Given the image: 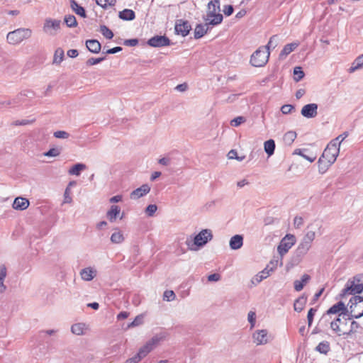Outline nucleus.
<instances>
[{
	"mask_svg": "<svg viewBox=\"0 0 363 363\" xmlns=\"http://www.w3.org/2000/svg\"><path fill=\"white\" fill-rule=\"evenodd\" d=\"M294 155H297L309 162H313L316 159V153H313L307 149H296L294 152Z\"/></svg>",
	"mask_w": 363,
	"mask_h": 363,
	"instance_id": "a878e982",
	"label": "nucleus"
},
{
	"mask_svg": "<svg viewBox=\"0 0 363 363\" xmlns=\"http://www.w3.org/2000/svg\"><path fill=\"white\" fill-rule=\"evenodd\" d=\"M87 49L92 53L97 54L101 50V44L96 40H88L86 41Z\"/></svg>",
	"mask_w": 363,
	"mask_h": 363,
	"instance_id": "7c9ffc66",
	"label": "nucleus"
},
{
	"mask_svg": "<svg viewBox=\"0 0 363 363\" xmlns=\"http://www.w3.org/2000/svg\"><path fill=\"white\" fill-rule=\"evenodd\" d=\"M211 26L210 24H207L206 22L205 24H198L194 31V38L196 39H199L204 36L208 30V26Z\"/></svg>",
	"mask_w": 363,
	"mask_h": 363,
	"instance_id": "c756f323",
	"label": "nucleus"
},
{
	"mask_svg": "<svg viewBox=\"0 0 363 363\" xmlns=\"http://www.w3.org/2000/svg\"><path fill=\"white\" fill-rule=\"evenodd\" d=\"M249 182L247 179H242L237 182L236 186L238 188L241 189L249 185Z\"/></svg>",
	"mask_w": 363,
	"mask_h": 363,
	"instance_id": "69168bd1",
	"label": "nucleus"
},
{
	"mask_svg": "<svg viewBox=\"0 0 363 363\" xmlns=\"http://www.w3.org/2000/svg\"><path fill=\"white\" fill-rule=\"evenodd\" d=\"M330 350V345L328 342H320L316 347V350L322 354H326Z\"/></svg>",
	"mask_w": 363,
	"mask_h": 363,
	"instance_id": "49530a36",
	"label": "nucleus"
},
{
	"mask_svg": "<svg viewBox=\"0 0 363 363\" xmlns=\"http://www.w3.org/2000/svg\"><path fill=\"white\" fill-rule=\"evenodd\" d=\"M315 312V311L313 308H311L308 312L307 318H308V322L309 326L312 324Z\"/></svg>",
	"mask_w": 363,
	"mask_h": 363,
	"instance_id": "338daca9",
	"label": "nucleus"
},
{
	"mask_svg": "<svg viewBox=\"0 0 363 363\" xmlns=\"http://www.w3.org/2000/svg\"><path fill=\"white\" fill-rule=\"evenodd\" d=\"M304 77V73L301 67H296L294 69V79L296 82H299Z\"/></svg>",
	"mask_w": 363,
	"mask_h": 363,
	"instance_id": "de8ad7c7",
	"label": "nucleus"
},
{
	"mask_svg": "<svg viewBox=\"0 0 363 363\" xmlns=\"http://www.w3.org/2000/svg\"><path fill=\"white\" fill-rule=\"evenodd\" d=\"M54 136L59 139H67L69 137V134L64 130H57L54 133Z\"/></svg>",
	"mask_w": 363,
	"mask_h": 363,
	"instance_id": "bf43d9fd",
	"label": "nucleus"
},
{
	"mask_svg": "<svg viewBox=\"0 0 363 363\" xmlns=\"http://www.w3.org/2000/svg\"><path fill=\"white\" fill-rule=\"evenodd\" d=\"M191 29V26L187 21L179 19L177 20L175 23L174 30L176 34L182 35V37L186 36L189 33Z\"/></svg>",
	"mask_w": 363,
	"mask_h": 363,
	"instance_id": "a211bd4d",
	"label": "nucleus"
},
{
	"mask_svg": "<svg viewBox=\"0 0 363 363\" xmlns=\"http://www.w3.org/2000/svg\"><path fill=\"white\" fill-rule=\"evenodd\" d=\"M282 264L281 261L279 259L272 260L267 265H269V269H272V272L278 267V266H281Z\"/></svg>",
	"mask_w": 363,
	"mask_h": 363,
	"instance_id": "052dcab7",
	"label": "nucleus"
},
{
	"mask_svg": "<svg viewBox=\"0 0 363 363\" xmlns=\"http://www.w3.org/2000/svg\"><path fill=\"white\" fill-rule=\"evenodd\" d=\"M272 273V269H269V265H267L266 267L255 274L250 280V282L253 286L259 284L262 280L269 277Z\"/></svg>",
	"mask_w": 363,
	"mask_h": 363,
	"instance_id": "393cba45",
	"label": "nucleus"
},
{
	"mask_svg": "<svg viewBox=\"0 0 363 363\" xmlns=\"http://www.w3.org/2000/svg\"><path fill=\"white\" fill-rule=\"evenodd\" d=\"M124 201V196L121 194H118L111 196L108 202L110 206L117 205L118 203H122Z\"/></svg>",
	"mask_w": 363,
	"mask_h": 363,
	"instance_id": "37998d69",
	"label": "nucleus"
},
{
	"mask_svg": "<svg viewBox=\"0 0 363 363\" xmlns=\"http://www.w3.org/2000/svg\"><path fill=\"white\" fill-rule=\"evenodd\" d=\"M108 225L106 220H101L96 224V228L99 230H104Z\"/></svg>",
	"mask_w": 363,
	"mask_h": 363,
	"instance_id": "774afa93",
	"label": "nucleus"
},
{
	"mask_svg": "<svg viewBox=\"0 0 363 363\" xmlns=\"http://www.w3.org/2000/svg\"><path fill=\"white\" fill-rule=\"evenodd\" d=\"M32 32L28 28H20L7 34V41L11 45H17L31 36Z\"/></svg>",
	"mask_w": 363,
	"mask_h": 363,
	"instance_id": "6e6552de",
	"label": "nucleus"
},
{
	"mask_svg": "<svg viewBox=\"0 0 363 363\" xmlns=\"http://www.w3.org/2000/svg\"><path fill=\"white\" fill-rule=\"evenodd\" d=\"M303 224V219L301 217H295L294 219V225L296 228H301Z\"/></svg>",
	"mask_w": 363,
	"mask_h": 363,
	"instance_id": "e2e57ef3",
	"label": "nucleus"
},
{
	"mask_svg": "<svg viewBox=\"0 0 363 363\" xmlns=\"http://www.w3.org/2000/svg\"><path fill=\"white\" fill-rule=\"evenodd\" d=\"M126 240L124 231L119 227H115L112 229L109 240L113 245H121Z\"/></svg>",
	"mask_w": 363,
	"mask_h": 363,
	"instance_id": "4468645a",
	"label": "nucleus"
},
{
	"mask_svg": "<svg viewBox=\"0 0 363 363\" xmlns=\"http://www.w3.org/2000/svg\"><path fill=\"white\" fill-rule=\"evenodd\" d=\"M70 6L73 11L75 12L76 14L79 15L82 18H86V12L84 9L79 6L75 1H71Z\"/></svg>",
	"mask_w": 363,
	"mask_h": 363,
	"instance_id": "58836bf2",
	"label": "nucleus"
},
{
	"mask_svg": "<svg viewBox=\"0 0 363 363\" xmlns=\"http://www.w3.org/2000/svg\"><path fill=\"white\" fill-rule=\"evenodd\" d=\"M158 343V340L156 337H153L143 345L137 352V354L143 359L147 354L153 350Z\"/></svg>",
	"mask_w": 363,
	"mask_h": 363,
	"instance_id": "dca6fc26",
	"label": "nucleus"
},
{
	"mask_svg": "<svg viewBox=\"0 0 363 363\" xmlns=\"http://www.w3.org/2000/svg\"><path fill=\"white\" fill-rule=\"evenodd\" d=\"M327 314H338V317H345L347 314V308L343 302L340 301L331 306L328 310Z\"/></svg>",
	"mask_w": 363,
	"mask_h": 363,
	"instance_id": "4be33fe9",
	"label": "nucleus"
},
{
	"mask_svg": "<svg viewBox=\"0 0 363 363\" xmlns=\"http://www.w3.org/2000/svg\"><path fill=\"white\" fill-rule=\"evenodd\" d=\"M312 242L304 240L303 238L298 246V250L302 254L307 253L311 248Z\"/></svg>",
	"mask_w": 363,
	"mask_h": 363,
	"instance_id": "a19ab883",
	"label": "nucleus"
},
{
	"mask_svg": "<svg viewBox=\"0 0 363 363\" xmlns=\"http://www.w3.org/2000/svg\"><path fill=\"white\" fill-rule=\"evenodd\" d=\"M86 165L83 163H77L71 166L67 171L69 175L79 177L82 172L86 169Z\"/></svg>",
	"mask_w": 363,
	"mask_h": 363,
	"instance_id": "c85d7f7f",
	"label": "nucleus"
},
{
	"mask_svg": "<svg viewBox=\"0 0 363 363\" xmlns=\"http://www.w3.org/2000/svg\"><path fill=\"white\" fill-rule=\"evenodd\" d=\"M30 206V201L23 196H17L13 199L11 207L13 210L17 211H23L28 208Z\"/></svg>",
	"mask_w": 363,
	"mask_h": 363,
	"instance_id": "aec40b11",
	"label": "nucleus"
},
{
	"mask_svg": "<svg viewBox=\"0 0 363 363\" xmlns=\"http://www.w3.org/2000/svg\"><path fill=\"white\" fill-rule=\"evenodd\" d=\"M106 216L109 223L122 221L126 217L125 212L118 205L109 206L106 212Z\"/></svg>",
	"mask_w": 363,
	"mask_h": 363,
	"instance_id": "9d476101",
	"label": "nucleus"
},
{
	"mask_svg": "<svg viewBox=\"0 0 363 363\" xmlns=\"http://www.w3.org/2000/svg\"><path fill=\"white\" fill-rule=\"evenodd\" d=\"M7 276V270L6 267L2 266L0 268V294H3L6 291V286L4 284Z\"/></svg>",
	"mask_w": 363,
	"mask_h": 363,
	"instance_id": "e433bc0d",
	"label": "nucleus"
},
{
	"mask_svg": "<svg viewBox=\"0 0 363 363\" xmlns=\"http://www.w3.org/2000/svg\"><path fill=\"white\" fill-rule=\"evenodd\" d=\"M321 234V225L319 222H313L311 223L309 225H308L305 235L303 236V239L313 242L315 239L317 235Z\"/></svg>",
	"mask_w": 363,
	"mask_h": 363,
	"instance_id": "ddd939ff",
	"label": "nucleus"
},
{
	"mask_svg": "<svg viewBox=\"0 0 363 363\" xmlns=\"http://www.w3.org/2000/svg\"><path fill=\"white\" fill-rule=\"evenodd\" d=\"M147 44L154 48L168 46L170 45V40L165 36L156 35L150 38Z\"/></svg>",
	"mask_w": 363,
	"mask_h": 363,
	"instance_id": "b1692460",
	"label": "nucleus"
},
{
	"mask_svg": "<svg viewBox=\"0 0 363 363\" xmlns=\"http://www.w3.org/2000/svg\"><path fill=\"white\" fill-rule=\"evenodd\" d=\"M64 22L66 26L69 28H75L77 26V21L74 16L73 15H66L64 17Z\"/></svg>",
	"mask_w": 363,
	"mask_h": 363,
	"instance_id": "79ce46f5",
	"label": "nucleus"
},
{
	"mask_svg": "<svg viewBox=\"0 0 363 363\" xmlns=\"http://www.w3.org/2000/svg\"><path fill=\"white\" fill-rule=\"evenodd\" d=\"M256 313L253 311H250L247 313V321L250 324V328H254L256 325Z\"/></svg>",
	"mask_w": 363,
	"mask_h": 363,
	"instance_id": "3c124183",
	"label": "nucleus"
},
{
	"mask_svg": "<svg viewBox=\"0 0 363 363\" xmlns=\"http://www.w3.org/2000/svg\"><path fill=\"white\" fill-rule=\"evenodd\" d=\"M118 16L121 19L124 21H132L135 17L134 11L131 9H124L119 12Z\"/></svg>",
	"mask_w": 363,
	"mask_h": 363,
	"instance_id": "4c0bfd02",
	"label": "nucleus"
},
{
	"mask_svg": "<svg viewBox=\"0 0 363 363\" xmlns=\"http://www.w3.org/2000/svg\"><path fill=\"white\" fill-rule=\"evenodd\" d=\"M275 147V142L272 139L267 140L264 143V150L269 157L274 155Z\"/></svg>",
	"mask_w": 363,
	"mask_h": 363,
	"instance_id": "f704fd0d",
	"label": "nucleus"
},
{
	"mask_svg": "<svg viewBox=\"0 0 363 363\" xmlns=\"http://www.w3.org/2000/svg\"><path fill=\"white\" fill-rule=\"evenodd\" d=\"M77 185L76 181H70L66 186L63 196H62V203L64 204H71L73 202L72 197V189Z\"/></svg>",
	"mask_w": 363,
	"mask_h": 363,
	"instance_id": "412c9836",
	"label": "nucleus"
},
{
	"mask_svg": "<svg viewBox=\"0 0 363 363\" xmlns=\"http://www.w3.org/2000/svg\"><path fill=\"white\" fill-rule=\"evenodd\" d=\"M116 3V0H96V4L102 8H108Z\"/></svg>",
	"mask_w": 363,
	"mask_h": 363,
	"instance_id": "864d4df0",
	"label": "nucleus"
},
{
	"mask_svg": "<svg viewBox=\"0 0 363 363\" xmlns=\"http://www.w3.org/2000/svg\"><path fill=\"white\" fill-rule=\"evenodd\" d=\"M243 245V236L241 235H235L229 240V247L233 250H237Z\"/></svg>",
	"mask_w": 363,
	"mask_h": 363,
	"instance_id": "bb28decb",
	"label": "nucleus"
},
{
	"mask_svg": "<svg viewBox=\"0 0 363 363\" xmlns=\"http://www.w3.org/2000/svg\"><path fill=\"white\" fill-rule=\"evenodd\" d=\"M65 58V52L62 48H57L53 55L52 64L55 65H60Z\"/></svg>",
	"mask_w": 363,
	"mask_h": 363,
	"instance_id": "473e14b6",
	"label": "nucleus"
},
{
	"mask_svg": "<svg viewBox=\"0 0 363 363\" xmlns=\"http://www.w3.org/2000/svg\"><path fill=\"white\" fill-rule=\"evenodd\" d=\"M297 134L295 131L289 130L286 132L283 136V140L285 144L291 145L296 138Z\"/></svg>",
	"mask_w": 363,
	"mask_h": 363,
	"instance_id": "ea45409f",
	"label": "nucleus"
},
{
	"mask_svg": "<svg viewBox=\"0 0 363 363\" xmlns=\"http://www.w3.org/2000/svg\"><path fill=\"white\" fill-rule=\"evenodd\" d=\"M296 237L292 234H286L280 241L277 246L278 253L283 256L295 245Z\"/></svg>",
	"mask_w": 363,
	"mask_h": 363,
	"instance_id": "f8f14e48",
	"label": "nucleus"
},
{
	"mask_svg": "<svg viewBox=\"0 0 363 363\" xmlns=\"http://www.w3.org/2000/svg\"><path fill=\"white\" fill-rule=\"evenodd\" d=\"M98 275V270L95 266L89 265L79 271L80 279L86 282L93 281Z\"/></svg>",
	"mask_w": 363,
	"mask_h": 363,
	"instance_id": "2eb2a0df",
	"label": "nucleus"
},
{
	"mask_svg": "<svg viewBox=\"0 0 363 363\" xmlns=\"http://www.w3.org/2000/svg\"><path fill=\"white\" fill-rule=\"evenodd\" d=\"M89 330V325L82 322L75 323L71 325V333L77 336L85 335Z\"/></svg>",
	"mask_w": 363,
	"mask_h": 363,
	"instance_id": "5701e85b",
	"label": "nucleus"
},
{
	"mask_svg": "<svg viewBox=\"0 0 363 363\" xmlns=\"http://www.w3.org/2000/svg\"><path fill=\"white\" fill-rule=\"evenodd\" d=\"M150 185L144 184L130 193V199L133 201L138 200L147 195L150 192Z\"/></svg>",
	"mask_w": 363,
	"mask_h": 363,
	"instance_id": "f3484780",
	"label": "nucleus"
},
{
	"mask_svg": "<svg viewBox=\"0 0 363 363\" xmlns=\"http://www.w3.org/2000/svg\"><path fill=\"white\" fill-rule=\"evenodd\" d=\"M346 137L347 135H340L327 145L318 161L319 173L325 174L335 162L340 154L341 144Z\"/></svg>",
	"mask_w": 363,
	"mask_h": 363,
	"instance_id": "f257e3e1",
	"label": "nucleus"
},
{
	"mask_svg": "<svg viewBox=\"0 0 363 363\" xmlns=\"http://www.w3.org/2000/svg\"><path fill=\"white\" fill-rule=\"evenodd\" d=\"M298 45H299L298 42H293L291 43L286 44V45H284L282 50L281 51L280 56L281 57H286L291 52H293L296 48H297Z\"/></svg>",
	"mask_w": 363,
	"mask_h": 363,
	"instance_id": "72a5a7b5",
	"label": "nucleus"
},
{
	"mask_svg": "<svg viewBox=\"0 0 363 363\" xmlns=\"http://www.w3.org/2000/svg\"><path fill=\"white\" fill-rule=\"evenodd\" d=\"M272 43V38L265 47L259 48L250 57V64L255 67L264 66L269 57V47Z\"/></svg>",
	"mask_w": 363,
	"mask_h": 363,
	"instance_id": "423d86ee",
	"label": "nucleus"
},
{
	"mask_svg": "<svg viewBox=\"0 0 363 363\" xmlns=\"http://www.w3.org/2000/svg\"><path fill=\"white\" fill-rule=\"evenodd\" d=\"M144 322V315L140 314L137 315L133 320L128 324V328H134L139 325H141Z\"/></svg>",
	"mask_w": 363,
	"mask_h": 363,
	"instance_id": "c03bdc74",
	"label": "nucleus"
},
{
	"mask_svg": "<svg viewBox=\"0 0 363 363\" xmlns=\"http://www.w3.org/2000/svg\"><path fill=\"white\" fill-rule=\"evenodd\" d=\"M227 156L229 160H237L238 161H242L244 159V157H239L238 156V152L235 150H230Z\"/></svg>",
	"mask_w": 363,
	"mask_h": 363,
	"instance_id": "4d7b16f0",
	"label": "nucleus"
},
{
	"mask_svg": "<svg viewBox=\"0 0 363 363\" xmlns=\"http://www.w3.org/2000/svg\"><path fill=\"white\" fill-rule=\"evenodd\" d=\"M213 239V230L210 228H201L185 242L187 249L191 252H197L203 248Z\"/></svg>",
	"mask_w": 363,
	"mask_h": 363,
	"instance_id": "f03ea898",
	"label": "nucleus"
},
{
	"mask_svg": "<svg viewBox=\"0 0 363 363\" xmlns=\"http://www.w3.org/2000/svg\"><path fill=\"white\" fill-rule=\"evenodd\" d=\"M100 32L107 39H112L113 37V32L106 26H100Z\"/></svg>",
	"mask_w": 363,
	"mask_h": 363,
	"instance_id": "8fccbe9b",
	"label": "nucleus"
},
{
	"mask_svg": "<svg viewBox=\"0 0 363 363\" xmlns=\"http://www.w3.org/2000/svg\"><path fill=\"white\" fill-rule=\"evenodd\" d=\"M142 359L135 353L132 357H128L124 363H139Z\"/></svg>",
	"mask_w": 363,
	"mask_h": 363,
	"instance_id": "13d9d810",
	"label": "nucleus"
},
{
	"mask_svg": "<svg viewBox=\"0 0 363 363\" xmlns=\"http://www.w3.org/2000/svg\"><path fill=\"white\" fill-rule=\"evenodd\" d=\"M347 313L351 318H359L363 316V297L354 296L352 297L347 303Z\"/></svg>",
	"mask_w": 363,
	"mask_h": 363,
	"instance_id": "0eeeda50",
	"label": "nucleus"
},
{
	"mask_svg": "<svg viewBox=\"0 0 363 363\" xmlns=\"http://www.w3.org/2000/svg\"><path fill=\"white\" fill-rule=\"evenodd\" d=\"M104 60V57H98V58H90L86 61V64L89 66H92L97 65L102 62Z\"/></svg>",
	"mask_w": 363,
	"mask_h": 363,
	"instance_id": "680f3d73",
	"label": "nucleus"
},
{
	"mask_svg": "<svg viewBox=\"0 0 363 363\" xmlns=\"http://www.w3.org/2000/svg\"><path fill=\"white\" fill-rule=\"evenodd\" d=\"M245 118L243 116H238L230 121V125L234 127H238L245 122Z\"/></svg>",
	"mask_w": 363,
	"mask_h": 363,
	"instance_id": "6e6d98bb",
	"label": "nucleus"
},
{
	"mask_svg": "<svg viewBox=\"0 0 363 363\" xmlns=\"http://www.w3.org/2000/svg\"><path fill=\"white\" fill-rule=\"evenodd\" d=\"M307 303V297L304 295L298 297L294 303V310L297 312H301L303 310Z\"/></svg>",
	"mask_w": 363,
	"mask_h": 363,
	"instance_id": "c9c22d12",
	"label": "nucleus"
},
{
	"mask_svg": "<svg viewBox=\"0 0 363 363\" xmlns=\"http://www.w3.org/2000/svg\"><path fill=\"white\" fill-rule=\"evenodd\" d=\"M311 277L308 274H303L300 279L296 280L294 283V289L296 291H301L304 286L309 281Z\"/></svg>",
	"mask_w": 363,
	"mask_h": 363,
	"instance_id": "2f4dec72",
	"label": "nucleus"
},
{
	"mask_svg": "<svg viewBox=\"0 0 363 363\" xmlns=\"http://www.w3.org/2000/svg\"><path fill=\"white\" fill-rule=\"evenodd\" d=\"M363 69V53L357 56L352 62L348 69V72L352 74Z\"/></svg>",
	"mask_w": 363,
	"mask_h": 363,
	"instance_id": "cd10ccee",
	"label": "nucleus"
},
{
	"mask_svg": "<svg viewBox=\"0 0 363 363\" xmlns=\"http://www.w3.org/2000/svg\"><path fill=\"white\" fill-rule=\"evenodd\" d=\"M252 340L256 346H261L268 344L271 337L267 329H258L252 334Z\"/></svg>",
	"mask_w": 363,
	"mask_h": 363,
	"instance_id": "9b49d317",
	"label": "nucleus"
},
{
	"mask_svg": "<svg viewBox=\"0 0 363 363\" xmlns=\"http://www.w3.org/2000/svg\"><path fill=\"white\" fill-rule=\"evenodd\" d=\"M60 155V150L57 147H52L47 152L43 153V156L46 157H57Z\"/></svg>",
	"mask_w": 363,
	"mask_h": 363,
	"instance_id": "a18cd8bd",
	"label": "nucleus"
},
{
	"mask_svg": "<svg viewBox=\"0 0 363 363\" xmlns=\"http://www.w3.org/2000/svg\"><path fill=\"white\" fill-rule=\"evenodd\" d=\"M61 21L52 18L45 19L43 25V32L48 36H55L60 30Z\"/></svg>",
	"mask_w": 363,
	"mask_h": 363,
	"instance_id": "1a4fd4ad",
	"label": "nucleus"
},
{
	"mask_svg": "<svg viewBox=\"0 0 363 363\" xmlns=\"http://www.w3.org/2000/svg\"><path fill=\"white\" fill-rule=\"evenodd\" d=\"M223 11L225 16H229L233 13V7L231 5H225L223 6Z\"/></svg>",
	"mask_w": 363,
	"mask_h": 363,
	"instance_id": "0e129e2a",
	"label": "nucleus"
},
{
	"mask_svg": "<svg viewBox=\"0 0 363 363\" xmlns=\"http://www.w3.org/2000/svg\"><path fill=\"white\" fill-rule=\"evenodd\" d=\"M223 19V17L220 13V1L211 0L207 5L206 14L204 18L205 22H206L207 24L215 26L220 24Z\"/></svg>",
	"mask_w": 363,
	"mask_h": 363,
	"instance_id": "7ed1b4c3",
	"label": "nucleus"
},
{
	"mask_svg": "<svg viewBox=\"0 0 363 363\" xmlns=\"http://www.w3.org/2000/svg\"><path fill=\"white\" fill-rule=\"evenodd\" d=\"M357 327L355 321L350 322L345 317H338L330 323V328L337 335H349Z\"/></svg>",
	"mask_w": 363,
	"mask_h": 363,
	"instance_id": "20e7f679",
	"label": "nucleus"
},
{
	"mask_svg": "<svg viewBox=\"0 0 363 363\" xmlns=\"http://www.w3.org/2000/svg\"><path fill=\"white\" fill-rule=\"evenodd\" d=\"M301 114L306 118H313L318 115V104L315 103L304 105L301 110Z\"/></svg>",
	"mask_w": 363,
	"mask_h": 363,
	"instance_id": "6ab92c4d",
	"label": "nucleus"
},
{
	"mask_svg": "<svg viewBox=\"0 0 363 363\" xmlns=\"http://www.w3.org/2000/svg\"><path fill=\"white\" fill-rule=\"evenodd\" d=\"M157 211V206L156 204H150L145 209V213L147 217H152Z\"/></svg>",
	"mask_w": 363,
	"mask_h": 363,
	"instance_id": "09e8293b",
	"label": "nucleus"
},
{
	"mask_svg": "<svg viewBox=\"0 0 363 363\" xmlns=\"http://www.w3.org/2000/svg\"><path fill=\"white\" fill-rule=\"evenodd\" d=\"M363 291V274H357L350 279L345 287L342 289L340 296L345 297L347 295H355Z\"/></svg>",
	"mask_w": 363,
	"mask_h": 363,
	"instance_id": "39448f33",
	"label": "nucleus"
},
{
	"mask_svg": "<svg viewBox=\"0 0 363 363\" xmlns=\"http://www.w3.org/2000/svg\"><path fill=\"white\" fill-rule=\"evenodd\" d=\"M176 296L173 291L172 290H167L165 291L163 294V298L164 301H172L175 299Z\"/></svg>",
	"mask_w": 363,
	"mask_h": 363,
	"instance_id": "5fc2aeb1",
	"label": "nucleus"
},
{
	"mask_svg": "<svg viewBox=\"0 0 363 363\" xmlns=\"http://www.w3.org/2000/svg\"><path fill=\"white\" fill-rule=\"evenodd\" d=\"M294 111L295 107L291 104H285L281 107V112L284 115L291 114L294 112Z\"/></svg>",
	"mask_w": 363,
	"mask_h": 363,
	"instance_id": "603ef678",
	"label": "nucleus"
}]
</instances>
